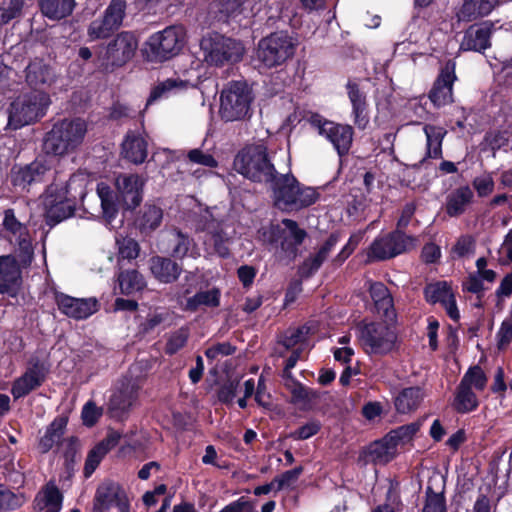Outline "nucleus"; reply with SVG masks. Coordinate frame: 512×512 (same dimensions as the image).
Segmentation results:
<instances>
[{"instance_id": "1", "label": "nucleus", "mask_w": 512, "mask_h": 512, "mask_svg": "<svg viewBox=\"0 0 512 512\" xmlns=\"http://www.w3.org/2000/svg\"><path fill=\"white\" fill-rule=\"evenodd\" d=\"M273 190L276 207L283 211H293L308 207L316 202L318 192L311 187H301L296 178L290 174H275L269 182Z\"/></svg>"}, {"instance_id": "2", "label": "nucleus", "mask_w": 512, "mask_h": 512, "mask_svg": "<svg viewBox=\"0 0 512 512\" xmlns=\"http://www.w3.org/2000/svg\"><path fill=\"white\" fill-rule=\"evenodd\" d=\"M82 181L83 179L79 176L72 175L65 186L59 187L58 184L53 183L48 187L43 200L48 225L54 226L73 215L75 200L78 196L83 195L82 185H79L80 190L78 192L73 188V185Z\"/></svg>"}, {"instance_id": "3", "label": "nucleus", "mask_w": 512, "mask_h": 512, "mask_svg": "<svg viewBox=\"0 0 512 512\" xmlns=\"http://www.w3.org/2000/svg\"><path fill=\"white\" fill-rule=\"evenodd\" d=\"M233 167L247 179L265 184L274 180L277 173L263 144L249 145L240 150L234 158Z\"/></svg>"}, {"instance_id": "4", "label": "nucleus", "mask_w": 512, "mask_h": 512, "mask_svg": "<svg viewBox=\"0 0 512 512\" xmlns=\"http://www.w3.org/2000/svg\"><path fill=\"white\" fill-rule=\"evenodd\" d=\"M254 95L246 81H231L220 93L219 115L225 122L241 121L250 116Z\"/></svg>"}, {"instance_id": "5", "label": "nucleus", "mask_w": 512, "mask_h": 512, "mask_svg": "<svg viewBox=\"0 0 512 512\" xmlns=\"http://www.w3.org/2000/svg\"><path fill=\"white\" fill-rule=\"evenodd\" d=\"M86 131L85 121L79 118L58 122L47 133L44 150L55 156L68 154L82 143Z\"/></svg>"}, {"instance_id": "6", "label": "nucleus", "mask_w": 512, "mask_h": 512, "mask_svg": "<svg viewBox=\"0 0 512 512\" xmlns=\"http://www.w3.org/2000/svg\"><path fill=\"white\" fill-rule=\"evenodd\" d=\"M49 104V96L42 90H34L18 97L9 110V127L18 129L33 123L44 116Z\"/></svg>"}, {"instance_id": "7", "label": "nucleus", "mask_w": 512, "mask_h": 512, "mask_svg": "<svg viewBox=\"0 0 512 512\" xmlns=\"http://www.w3.org/2000/svg\"><path fill=\"white\" fill-rule=\"evenodd\" d=\"M204 60L215 66H223L238 62L244 55V47L232 38L225 37L218 33L204 36L200 42Z\"/></svg>"}, {"instance_id": "8", "label": "nucleus", "mask_w": 512, "mask_h": 512, "mask_svg": "<svg viewBox=\"0 0 512 512\" xmlns=\"http://www.w3.org/2000/svg\"><path fill=\"white\" fill-rule=\"evenodd\" d=\"M294 50L292 38L284 32H278L259 42L256 57L265 67L271 68L283 64L292 57Z\"/></svg>"}, {"instance_id": "9", "label": "nucleus", "mask_w": 512, "mask_h": 512, "mask_svg": "<svg viewBox=\"0 0 512 512\" xmlns=\"http://www.w3.org/2000/svg\"><path fill=\"white\" fill-rule=\"evenodd\" d=\"M397 342V335L384 323H370L361 330L360 344L369 355L391 353Z\"/></svg>"}, {"instance_id": "10", "label": "nucleus", "mask_w": 512, "mask_h": 512, "mask_svg": "<svg viewBox=\"0 0 512 512\" xmlns=\"http://www.w3.org/2000/svg\"><path fill=\"white\" fill-rule=\"evenodd\" d=\"M272 242L279 246V258L291 261L297 256L298 246L306 237V232L291 219H283L281 225L271 228Z\"/></svg>"}, {"instance_id": "11", "label": "nucleus", "mask_w": 512, "mask_h": 512, "mask_svg": "<svg viewBox=\"0 0 512 512\" xmlns=\"http://www.w3.org/2000/svg\"><path fill=\"white\" fill-rule=\"evenodd\" d=\"M115 506L119 512H129L130 503L126 491L117 482L104 480L96 489L93 512H109Z\"/></svg>"}, {"instance_id": "12", "label": "nucleus", "mask_w": 512, "mask_h": 512, "mask_svg": "<svg viewBox=\"0 0 512 512\" xmlns=\"http://www.w3.org/2000/svg\"><path fill=\"white\" fill-rule=\"evenodd\" d=\"M126 3L124 0H111L102 18L93 20L88 27V36L93 39H102L110 36L117 30L125 15Z\"/></svg>"}, {"instance_id": "13", "label": "nucleus", "mask_w": 512, "mask_h": 512, "mask_svg": "<svg viewBox=\"0 0 512 512\" xmlns=\"http://www.w3.org/2000/svg\"><path fill=\"white\" fill-rule=\"evenodd\" d=\"M184 42L182 27L171 26L149 38L152 53L160 60H166L179 53Z\"/></svg>"}, {"instance_id": "14", "label": "nucleus", "mask_w": 512, "mask_h": 512, "mask_svg": "<svg viewBox=\"0 0 512 512\" xmlns=\"http://www.w3.org/2000/svg\"><path fill=\"white\" fill-rule=\"evenodd\" d=\"M414 246V239L396 230L376 239L370 247L369 257L377 260L393 258Z\"/></svg>"}, {"instance_id": "15", "label": "nucleus", "mask_w": 512, "mask_h": 512, "mask_svg": "<svg viewBox=\"0 0 512 512\" xmlns=\"http://www.w3.org/2000/svg\"><path fill=\"white\" fill-rule=\"evenodd\" d=\"M204 231L206 233L203 242L205 251L209 255L227 257L229 255L228 246L232 239L229 226L224 222L212 219L205 224Z\"/></svg>"}, {"instance_id": "16", "label": "nucleus", "mask_w": 512, "mask_h": 512, "mask_svg": "<svg viewBox=\"0 0 512 512\" xmlns=\"http://www.w3.org/2000/svg\"><path fill=\"white\" fill-rule=\"evenodd\" d=\"M140 387V381L137 378L125 377L120 381L109 401V410L114 417L122 416L134 406Z\"/></svg>"}, {"instance_id": "17", "label": "nucleus", "mask_w": 512, "mask_h": 512, "mask_svg": "<svg viewBox=\"0 0 512 512\" xmlns=\"http://www.w3.org/2000/svg\"><path fill=\"white\" fill-rule=\"evenodd\" d=\"M313 124L318 127L319 134L333 144L339 156L348 153L353 141V128L350 125L322 121L321 119H314Z\"/></svg>"}, {"instance_id": "18", "label": "nucleus", "mask_w": 512, "mask_h": 512, "mask_svg": "<svg viewBox=\"0 0 512 512\" xmlns=\"http://www.w3.org/2000/svg\"><path fill=\"white\" fill-rule=\"evenodd\" d=\"M138 48V39L132 32H121L106 48L107 63L122 66L130 61Z\"/></svg>"}, {"instance_id": "19", "label": "nucleus", "mask_w": 512, "mask_h": 512, "mask_svg": "<svg viewBox=\"0 0 512 512\" xmlns=\"http://www.w3.org/2000/svg\"><path fill=\"white\" fill-rule=\"evenodd\" d=\"M194 245L193 238L177 227L165 229L160 234V250L175 259H183L188 256L189 251Z\"/></svg>"}, {"instance_id": "20", "label": "nucleus", "mask_w": 512, "mask_h": 512, "mask_svg": "<svg viewBox=\"0 0 512 512\" xmlns=\"http://www.w3.org/2000/svg\"><path fill=\"white\" fill-rule=\"evenodd\" d=\"M456 80L455 63L448 61L441 69L429 93V98L436 107L453 102V83Z\"/></svg>"}, {"instance_id": "21", "label": "nucleus", "mask_w": 512, "mask_h": 512, "mask_svg": "<svg viewBox=\"0 0 512 512\" xmlns=\"http://www.w3.org/2000/svg\"><path fill=\"white\" fill-rule=\"evenodd\" d=\"M22 284L21 269L14 256H0V294L16 296Z\"/></svg>"}, {"instance_id": "22", "label": "nucleus", "mask_w": 512, "mask_h": 512, "mask_svg": "<svg viewBox=\"0 0 512 512\" xmlns=\"http://www.w3.org/2000/svg\"><path fill=\"white\" fill-rule=\"evenodd\" d=\"M493 24L483 22L472 24L463 35L460 49L463 51L483 52L490 47Z\"/></svg>"}, {"instance_id": "23", "label": "nucleus", "mask_w": 512, "mask_h": 512, "mask_svg": "<svg viewBox=\"0 0 512 512\" xmlns=\"http://www.w3.org/2000/svg\"><path fill=\"white\" fill-rule=\"evenodd\" d=\"M62 313L74 319H85L98 310L95 298H74L65 294L56 297Z\"/></svg>"}, {"instance_id": "24", "label": "nucleus", "mask_w": 512, "mask_h": 512, "mask_svg": "<svg viewBox=\"0 0 512 512\" xmlns=\"http://www.w3.org/2000/svg\"><path fill=\"white\" fill-rule=\"evenodd\" d=\"M144 181L136 174H121L116 178V187L127 209L136 208L142 201Z\"/></svg>"}, {"instance_id": "25", "label": "nucleus", "mask_w": 512, "mask_h": 512, "mask_svg": "<svg viewBox=\"0 0 512 512\" xmlns=\"http://www.w3.org/2000/svg\"><path fill=\"white\" fill-rule=\"evenodd\" d=\"M50 168L51 166L46 159L38 158L28 165L13 170V184L25 189L34 183H40L44 180V177L46 173L50 171Z\"/></svg>"}, {"instance_id": "26", "label": "nucleus", "mask_w": 512, "mask_h": 512, "mask_svg": "<svg viewBox=\"0 0 512 512\" xmlns=\"http://www.w3.org/2000/svg\"><path fill=\"white\" fill-rule=\"evenodd\" d=\"M171 256H152L149 259V270L154 278L163 284L174 283L181 275L183 268Z\"/></svg>"}, {"instance_id": "27", "label": "nucleus", "mask_w": 512, "mask_h": 512, "mask_svg": "<svg viewBox=\"0 0 512 512\" xmlns=\"http://www.w3.org/2000/svg\"><path fill=\"white\" fill-rule=\"evenodd\" d=\"M425 297L430 303H441L451 319L457 321L460 317L456 301L446 282L429 284L425 288Z\"/></svg>"}, {"instance_id": "28", "label": "nucleus", "mask_w": 512, "mask_h": 512, "mask_svg": "<svg viewBox=\"0 0 512 512\" xmlns=\"http://www.w3.org/2000/svg\"><path fill=\"white\" fill-rule=\"evenodd\" d=\"M56 80L53 69L42 60L32 61L26 68V81L35 90L51 86Z\"/></svg>"}, {"instance_id": "29", "label": "nucleus", "mask_w": 512, "mask_h": 512, "mask_svg": "<svg viewBox=\"0 0 512 512\" xmlns=\"http://www.w3.org/2000/svg\"><path fill=\"white\" fill-rule=\"evenodd\" d=\"M163 220V210L153 204H146L135 219V228L142 236H150L157 230Z\"/></svg>"}, {"instance_id": "30", "label": "nucleus", "mask_w": 512, "mask_h": 512, "mask_svg": "<svg viewBox=\"0 0 512 512\" xmlns=\"http://www.w3.org/2000/svg\"><path fill=\"white\" fill-rule=\"evenodd\" d=\"M347 90L348 97L352 104L354 124L358 129L364 130L369 124L366 95L360 90L359 86L353 82H348Z\"/></svg>"}, {"instance_id": "31", "label": "nucleus", "mask_w": 512, "mask_h": 512, "mask_svg": "<svg viewBox=\"0 0 512 512\" xmlns=\"http://www.w3.org/2000/svg\"><path fill=\"white\" fill-rule=\"evenodd\" d=\"M122 155L134 164L143 163L148 155L146 140L133 133L127 134L122 144Z\"/></svg>"}, {"instance_id": "32", "label": "nucleus", "mask_w": 512, "mask_h": 512, "mask_svg": "<svg viewBox=\"0 0 512 512\" xmlns=\"http://www.w3.org/2000/svg\"><path fill=\"white\" fill-rule=\"evenodd\" d=\"M44 380V374L37 366L30 368L26 373L18 378L12 387V395L15 399L24 397L32 390L41 385Z\"/></svg>"}, {"instance_id": "33", "label": "nucleus", "mask_w": 512, "mask_h": 512, "mask_svg": "<svg viewBox=\"0 0 512 512\" xmlns=\"http://www.w3.org/2000/svg\"><path fill=\"white\" fill-rule=\"evenodd\" d=\"M337 242L338 236L335 234L330 235L319 251L304 261L300 268L301 275L306 278L313 275L327 259Z\"/></svg>"}, {"instance_id": "34", "label": "nucleus", "mask_w": 512, "mask_h": 512, "mask_svg": "<svg viewBox=\"0 0 512 512\" xmlns=\"http://www.w3.org/2000/svg\"><path fill=\"white\" fill-rule=\"evenodd\" d=\"M473 191L468 186L453 190L446 198V212L451 217L463 214L473 200Z\"/></svg>"}, {"instance_id": "35", "label": "nucleus", "mask_w": 512, "mask_h": 512, "mask_svg": "<svg viewBox=\"0 0 512 512\" xmlns=\"http://www.w3.org/2000/svg\"><path fill=\"white\" fill-rule=\"evenodd\" d=\"M3 226L6 231L13 235L21 249L26 251L30 248L28 230L26 226L15 217L12 209L5 210Z\"/></svg>"}, {"instance_id": "36", "label": "nucleus", "mask_w": 512, "mask_h": 512, "mask_svg": "<svg viewBox=\"0 0 512 512\" xmlns=\"http://www.w3.org/2000/svg\"><path fill=\"white\" fill-rule=\"evenodd\" d=\"M43 15L52 20H60L69 16L75 6L74 0H39Z\"/></svg>"}, {"instance_id": "37", "label": "nucleus", "mask_w": 512, "mask_h": 512, "mask_svg": "<svg viewBox=\"0 0 512 512\" xmlns=\"http://www.w3.org/2000/svg\"><path fill=\"white\" fill-rule=\"evenodd\" d=\"M424 398L420 387L403 389L395 398V408L400 413H409L418 408Z\"/></svg>"}, {"instance_id": "38", "label": "nucleus", "mask_w": 512, "mask_h": 512, "mask_svg": "<svg viewBox=\"0 0 512 512\" xmlns=\"http://www.w3.org/2000/svg\"><path fill=\"white\" fill-rule=\"evenodd\" d=\"M492 10L493 4L489 0H467L458 12V18L470 22L488 15Z\"/></svg>"}, {"instance_id": "39", "label": "nucleus", "mask_w": 512, "mask_h": 512, "mask_svg": "<svg viewBox=\"0 0 512 512\" xmlns=\"http://www.w3.org/2000/svg\"><path fill=\"white\" fill-rule=\"evenodd\" d=\"M67 425V419L64 417L56 418L46 429L45 434L40 438L38 449L41 453H47L57 444L64 434Z\"/></svg>"}, {"instance_id": "40", "label": "nucleus", "mask_w": 512, "mask_h": 512, "mask_svg": "<svg viewBox=\"0 0 512 512\" xmlns=\"http://www.w3.org/2000/svg\"><path fill=\"white\" fill-rule=\"evenodd\" d=\"M396 455L397 449L392 442L387 440V436L374 442L368 448V456L374 463L386 464L394 459Z\"/></svg>"}, {"instance_id": "41", "label": "nucleus", "mask_w": 512, "mask_h": 512, "mask_svg": "<svg viewBox=\"0 0 512 512\" xmlns=\"http://www.w3.org/2000/svg\"><path fill=\"white\" fill-rule=\"evenodd\" d=\"M370 295L378 312L388 316L389 311L393 308V299L388 288L381 282L372 283L370 285Z\"/></svg>"}, {"instance_id": "42", "label": "nucleus", "mask_w": 512, "mask_h": 512, "mask_svg": "<svg viewBox=\"0 0 512 512\" xmlns=\"http://www.w3.org/2000/svg\"><path fill=\"white\" fill-rule=\"evenodd\" d=\"M454 409L459 413H468L478 407V399L476 394L464 384L457 387L455 399L453 402Z\"/></svg>"}, {"instance_id": "43", "label": "nucleus", "mask_w": 512, "mask_h": 512, "mask_svg": "<svg viewBox=\"0 0 512 512\" xmlns=\"http://www.w3.org/2000/svg\"><path fill=\"white\" fill-rule=\"evenodd\" d=\"M220 304V290L212 288L200 291L186 301V310L195 311L200 306L217 307Z\"/></svg>"}, {"instance_id": "44", "label": "nucleus", "mask_w": 512, "mask_h": 512, "mask_svg": "<svg viewBox=\"0 0 512 512\" xmlns=\"http://www.w3.org/2000/svg\"><path fill=\"white\" fill-rule=\"evenodd\" d=\"M185 87L186 82L179 78H169L164 81H160L153 87L150 97L147 100V105L158 99L166 98L170 96L173 91L181 90Z\"/></svg>"}, {"instance_id": "45", "label": "nucleus", "mask_w": 512, "mask_h": 512, "mask_svg": "<svg viewBox=\"0 0 512 512\" xmlns=\"http://www.w3.org/2000/svg\"><path fill=\"white\" fill-rule=\"evenodd\" d=\"M118 280L121 292L126 295L140 291L146 286L144 277L136 270L121 272Z\"/></svg>"}, {"instance_id": "46", "label": "nucleus", "mask_w": 512, "mask_h": 512, "mask_svg": "<svg viewBox=\"0 0 512 512\" xmlns=\"http://www.w3.org/2000/svg\"><path fill=\"white\" fill-rule=\"evenodd\" d=\"M420 429V422H413L406 425H402L392 431L386 436L387 440L394 444L397 449L400 445H405L412 441L413 437Z\"/></svg>"}, {"instance_id": "47", "label": "nucleus", "mask_w": 512, "mask_h": 512, "mask_svg": "<svg viewBox=\"0 0 512 512\" xmlns=\"http://www.w3.org/2000/svg\"><path fill=\"white\" fill-rule=\"evenodd\" d=\"M97 193L101 201L103 216L110 223L118 212L114 193L109 186L103 183L98 184Z\"/></svg>"}, {"instance_id": "48", "label": "nucleus", "mask_w": 512, "mask_h": 512, "mask_svg": "<svg viewBox=\"0 0 512 512\" xmlns=\"http://www.w3.org/2000/svg\"><path fill=\"white\" fill-rule=\"evenodd\" d=\"M284 385L291 394V402L294 404H307L316 397V394L304 387L293 377L284 378Z\"/></svg>"}, {"instance_id": "49", "label": "nucleus", "mask_w": 512, "mask_h": 512, "mask_svg": "<svg viewBox=\"0 0 512 512\" xmlns=\"http://www.w3.org/2000/svg\"><path fill=\"white\" fill-rule=\"evenodd\" d=\"M424 132L427 138V155L430 158H439L441 157V145L442 139L444 136V132L442 129L437 128L435 126L426 125L424 127Z\"/></svg>"}, {"instance_id": "50", "label": "nucleus", "mask_w": 512, "mask_h": 512, "mask_svg": "<svg viewBox=\"0 0 512 512\" xmlns=\"http://www.w3.org/2000/svg\"><path fill=\"white\" fill-rule=\"evenodd\" d=\"M41 500L44 502L43 508L46 512H59L62 506V494L52 483H48L42 491ZM42 509V507H40Z\"/></svg>"}, {"instance_id": "51", "label": "nucleus", "mask_w": 512, "mask_h": 512, "mask_svg": "<svg viewBox=\"0 0 512 512\" xmlns=\"http://www.w3.org/2000/svg\"><path fill=\"white\" fill-rule=\"evenodd\" d=\"M460 384H464L465 387L472 390L475 388L478 391H482L487 384V377L478 365L470 367L462 377Z\"/></svg>"}, {"instance_id": "52", "label": "nucleus", "mask_w": 512, "mask_h": 512, "mask_svg": "<svg viewBox=\"0 0 512 512\" xmlns=\"http://www.w3.org/2000/svg\"><path fill=\"white\" fill-rule=\"evenodd\" d=\"M310 330L308 326L288 329L282 336L280 343L286 349H291L297 344L304 343L310 334Z\"/></svg>"}, {"instance_id": "53", "label": "nucleus", "mask_w": 512, "mask_h": 512, "mask_svg": "<svg viewBox=\"0 0 512 512\" xmlns=\"http://www.w3.org/2000/svg\"><path fill=\"white\" fill-rule=\"evenodd\" d=\"M422 512H447L444 494L434 492L431 487H427Z\"/></svg>"}, {"instance_id": "54", "label": "nucleus", "mask_w": 512, "mask_h": 512, "mask_svg": "<svg viewBox=\"0 0 512 512\" xmlns=\"http://www.w3.org/2000/svg\"><path fill=\"white\" fill-rule=\"evenodd\" d=\"M116 244L119 256L122 259L133 260L139 256L140 245L135 239L128 237L117 238Z\"/></svg>"}, {"instance_id": "55", "label": "nucleus", "mask_w": 512, "mask_h": 512, "mask_svg": "<svg viewBox=\"0 0 512 512\" xmlns=\"http://www.w3.org/2000/svg\"><path fill=\"white\" fill-rule=\"evenodd\" d=\"M188 338L189 331L186 328H180L173 332L167 339L165 353L168 355L176 354L186 345Z\"/></svg>"}, {"instance_id": "56", "label": "nucleus", "mask_w": 512, "mask_h": 512, "mask_svg": "<svg viewBox=\"0 0 512 512\" xmlns=\"http://www.w3.org/2000/svg\"><path fill=\"white\" fill-rule=\"evenodd\" d=\"M23 2L21 0H10L7 5L0 6V26L9 23L21 15Z\"/></svg>"}, {"instance_id": "57", "label": "nucleus", "mask_w": 512, "mask_h": 512, "mask_svg": "<svg viewBox=\"0 0 512 512\" xmlns=\"http://www.w3.org/2000/svg\"><path fill=\"white\" fill-rule=\"evenodd\" d=\"M106 454L107 452L104 445H97L89 452L84 467V474L86 477H89L95 471Z\"/></svg>"}, {"instance_id": "58", "label": "nucleus", "mask_w": 512, "mask_h": 512, "mask_svg": "<svg viewBox=\"0 0 512 512\" xmlns=\"http://www.w3.org/2000/svg\"><path fill=\"white\" fill-rule=\"evenodd\" d=\"M187 158L194 164H199L209 168H215L218 165L217 160L207 152L201 149H192L187 153Z\"/></svg>"}, {"instance_id": "59", "label": "nucleus", "mask_w": 512, "mask_h": 512, "mask_svg": "<svg viewBox=\"0 0 512 512\" xmlns=\"http://www.w3.org/2000/svg\"><path fill=\"white\" fill-rule=\"evenodd\" d=\"M302 472L303 468L298 466L292 470L284 472L279 477L274 478V482L276 483V490L280 491L286 487L293 486L297 482Z\"/></svg>"}, {"instance_id": "60", "label": "nucleus", "mask_w": 512, "mask_h": 512, "mask_svg": "<svg viewBox=\"0 0 512 512\" xmlns=\"http://www.w3.org/2000/svg\"><path fill=\"white\" fill-rule=\"evenodd\" d=\"M257 0H227L224 4V10L228 14L241 13L246 10L254 12Z\"/></svg>"}, {"instance_id": "61", "label": "nucleus", "mask_w": 512, "mask_h": 512, "mask_svg": "<svg viewBox=\"0 0 512 512\" xmlns=\"http://www.w3.org/2000/svg\"><path fill=\"white\" fill-rule=\"evenodd\" d=\"M512 341V319H506L502 322L497 333V346L499 349L506 348Z\"/></svg>"}, {"instance_id": "62", "label": "nucleus", "mask_w": 512, "mask_h": 512, "mask_svg": "<svg viewBox=\"0 0 512 512\" xmlns=\"http://www.w3.org/2000/svg\"><path fill=\"white\" fill-rule=\"evenodd\" d=\"M238 381H229L221 386L218 391V399L225 404H232L237 394Z\"/></svg>"}, {"instance_id": "63", "label": "nucleus", "mask_w": 512, "mask_h": 512, "mask_svg": "<svg viewBox=\"0 0 512 512\" xmlns=\"http://www.w3.org/2000/svg\"><path fill=\"white\" fill-rule=\"evenodd\" d=\"M474 251V240L470 236L460 237L453 247V253L458 257L467 256Z\"/></svg>"}, {"instance_id": "64", "label": "nucleus", "mask_w": 512, "mask_h": 512, "mask_svg": "<svg viewBox=\"0 0 512 512\" xmlns=\"http://www.w3.org/2000/svg\"><path fill=\"white\" fill-rule=\"evenodd\" d=\"M320 427L321 425L318 421L312 420L299 427L293 432L292 436L295 439L305 440L315 435L320 430Z\"/></svg>"}]
</instances>
